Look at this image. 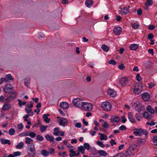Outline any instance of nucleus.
I'll return each instance as SVG.
<instances>
[{
  "label": "nucleus",
  "instance_id": "1",
  "mask_svg": "<svg viewBox=\"0 0 157 157\" xmlns=\"http://www.w3.org/2000/svg\"><path fill=\"white\" fill-rule=\"evenodd\" d=\"M136 146L135 145H132L129 147L125 152V156L129 157L131 155H133L136 152Z\"/></svg>",
  "mask_w": 157,
  "mask_h": 157
},
{
  "label": "nucleus",
  "instance_id": "2",
  "mask_svg": "<svg viewBox=\"0 0 157 157\" xmlns=\"http://www.w3.org/2000/svg\"><path fill=\"white\" fill-rule=\"evenodd\" d=\"M143 86L142 85L136 83L134 85L133 93L135 95H139L142 92Z\"/></svg>",
  "mask_w": 157,
  "mask_h": 157
},
{
  "label": "nucleus",
  "instance_id": "3",
  "mask_svg": "<svg viewBox=\"0 0 157 157\" xmlns=\"http://www.w3.org/2000/svg\"><path fill=\"white\" fill-rule=\"evenodd\" d=\"M84 102L82 99L77 98L74 99L73 101V105L76 107H81L82 106Z\"/></svg>",
  "mask_w": 157,
  "mask_h": 157
},
{
  "label": "nucleus",
  "instance_id": "4",
  "mask_svg": "<svg viewBox=\"0 0 157 157\" xmlns=\"http://www.w3.org/2000/svg\"><path fill=\"white\" fill-rule=\"evenodd\" d=\"M101 107L104 110L109 111L111 109L112 105L109 102L105 101L101 103Z\"/></svg>",
  "mask_w": 157,
  "mask_h": 157
},
{
  "label": "nucleus",
  "instance_id": "5",
  "mask_svg": "<svg viewBox=\"0 0 157 157\" xmlns=\"http://www.w3.org/2000/svg\"><path fill=\"white\" fill-rule=\"evenodd\" d=\"M13 90L12 85L10 84H7L4 86V91L6 93L9 94L11 93Z\"/></svg>",
  "mask_w": 157,
  "mask_h": 157
},
{
  "label": "nucleus",
  "instance_id": "6",
  "mask_svg": "<svg viewBox=\"0 0 157 157\" xmlns=\"http://www.w3.org/2000/svg\"><path fill=\"white\" fill-rule=\"evenodd\" d=\"M84 109L86 111H90L93 108V106L92 104L88 102H84L82 106Z\"/></svg>",
  "mask_w": 157,
  "mask_h": 157
},
{
  "label": "nucleus",
  "instance_id": "7",
  "mask_svg": "<svg viewBox=\"0 0 157 157\" xmlns=\"http://www.w3.org/2000/svg\"><path fill=\"white\" fill-rule=\"evenodd\" d=\"M12 108V105L8 103H5L2 108V110L4 111H9Z\"/></svg>",
  "mask_w": 157,
  "mask_h": 157
},
{
  "label": "nucleus",
  "instance_id": "8",
  "mask_svg": "<svg viewBox=\"0 0 157 157\" xmlns=\"http://www.w3.org/2000/svg\"><path fill=\"white\" fill-rule=\"evenodd\" d=\"M57 121L60 125L63 126V127H65V125L68 124V123L66 118L63 117H60Z\"/></svg>",
  "mask_w": 157,
  "mask_h": 157
},
{
  "label": "nucleus",
  "instance_id": "9",
  "mask_svg": "<svg viewBox=\"0 0 157 157\" xmlns=\"http://www.w3.org/2000/svg\"><path fill=\"white\" fill-rule=\"evenodd\" d=\"M17 95V93L16 92H14L11 94L10 95L7 97L6 99V100L7 101H11L13 99L15 98Z\"/></svg>",
  "mask_w": 157,
  "mask_h": 157
},
{
  "label": "nucleus",
  "instance_id": "10",
  "mask_svg": "<svg viewBox=\"0 0 157 157\" xmlns=\"http://www.w3.org/2000/svg\"><path fill=\"white\" fill-rule=\"evenodd\" d=\"M28 152H31L34 154L36 153L35 145L33 143H31V145L29 146Z\"/></svg>",
  "mask_w": 157,
  "mask_h": 157
},
{
  "label": "nucleus",
  "instance_id": "11",
  "mask_svg": "<svg viewBox=\"0 0 157 157\" xmlns=\"http://www.w3.org/2000/svg\"><path fill=\"white\" fill-rule=\"evenodd\" d=\"M119 82L122 86H124L127 83L128 80L126 77L120 79Z\"/></svg>",
  "mask_w": 157,
  "mask_h": 157
},
{
  "label": "nucleus",
  "instance_id": "12",
  "mask_svg": "<svg viewBox=\"0 0 157 157\" xmlns=\"http://www.w3.org/2000/svg\"><path fill=\"white\" fill-rule=\"evenodd\" d=\"M142 98L144 101H147L150 99V95L147 92L144 93L142 94Z\"/></svg>",
  "mask_w": 157,
  "mask_h": 157
},
{
  "label": "nucleus",
  "instance_id": "13",
  "mask_svg": "<svg viewBox=\"0 0 157 157\" xmlns=\"http://www.w3.org/2000/svg\"><path fill=\"white\" fill-rule=\"evenodd\" d=\"M113 31L116 35H119L121 32L122 29L120 27H117L115 28Z\"/></svg>",
  "mask_w": 157,
  "mask_h": 157
},
{
  "label": "nucleus",
  "instance_id": "14",
  "mask_svg": "<svg viewBox=\"0 0 157 157\" xmlns=\"http://www.w3.org/2000/svg\"><path fill=\"white\" fill-rule=\"evenodd\" d=\"M129 12V9L126 8H123L119 11V13L121 15H125Z\"/></svg>",
  "mask_w": 157,
  "mask_h": 157
},
{
  "label": "nucleus",
  "instance_id": "15",
  "mask_svg": "<svg viewBox=\"0 0 157 157\" xmlns=\"http://www.w3.org/2000/svg\"><path fill=\"white\" fill-rule=\"evenodd\" d=\"M128 119L129 121L132 123L135 122V120L133 117V116L132 113L129 112L128 113Z\"/></svg>",
  "mask_w": 157,
  "mask_h": 157
},
{
  "label": "nucleus",
  "instance_id": "16",
  "mask_svg": "<svg viewBox=\"0 0 157 157\" xmlns=\"http://www.w3.org/2000/svg\"><path fill=\"white\" fill-rule=\"evenodd\" d=\"M144 66L147 68H150L152 67L153 64L151 62H144Z\"/></svg>",
  "mask_w": 157,
  "mask_h": 157
},
{
  "label": "nucleus",
  "instance_id": "17",
  "mask_svg": "<svg viewBox=\"0 0 157 157\" xmlns=\"http://www.w3.org/2000/svg\"><path fill=\"white\" fill-rule=\"evenodd\" d=\"M49 116L50 114L47 113L43 115V118L44 119V121L47 123H48L51 121V119L48 117Z\"/></svg>",
  "mask_w": 157,
  "mask_h": 157
},
{
  "label": "nucleus",
  "instance_id": "18",
  "mask_svg": "<svg viewBox=\"0 0 157 157\" xmlns=\"http://www.w3.org/2000/svg\"><path fill=\"white\" fill-rule=\"evenodd\" d=\"M108 93L110 96L112 97H114L116 94V92L114 90L110 89L108 90Z\"/></svg>",
  "mask_w": 157,
  "mask_h": 157
},
{
  "label": "nucleus",
  "instance_id": "19",
  "mask_svg": "<svg viewBox=\"0 0 157 157\" xmlns=\"http://www.w3.org/2000/svg\"><path fill=\"white\" fill-rule=\"evenodd\" d=\"M60 107L63 109H66L69 106V104L67 102H61L60 104Z\"/></svg>",
  "mask_w": 157,
  "mask_h": 157
},
{
  "label": "nucleus",
  "instance_id": "20",
  "mask_svg": "<svg viewBox=\"0 0 157 157\" xmlns=\"http://www.w3.org/2000/svg\"><path fill=\"white\" fill-rule=\"evenodd\" d=\"M13 80V78L10 74L7 75L5 78H4V81L6 82H8L10 80Z\"/></svg>",
  "mask_w": 157,
  "mask_h": 157
},
{
  "label": "nucleus",
  "instance_id": "21",
  "mask_svg": "<svg viewBox=\"0 0 157 157\" xmlns=\"http://www.w3.org/2000/svg\"><path fill=\"white\" fill-rule=\"evenodd\" d=\"M143 116L145 118L147 119H151L152 117V115L149 114L147 111L144 112Z\"/></svg>",
  "mask_w": 157,
  "mask_h": 157
},
{
  "label": "nucleus",
  "instance_id": "22",
  "mask_svg": "<svg viewBox=\"0 0 157 157\" xmlns=\"http://www.w3.org/2000/svg\"><path fill=\"white\" fill-rule=\"evenodd\" d=\"M120 120V118L117 116L112 117L111 119V122L112 123H117Z\"/></svg>",
  "mask_w": 157,
  "mask_h": 157
},
{
  "label": "nucleus",
  "instance_id": "23",
  "mask_svg": "<svg viewBox=\"0 0 157 157\" xmlns=\"http://www.w3.org/2000/svg\"><path fill=\"white\" fill-rule=\"evenodd\" d=\"M0 141L1 143L3 144H8V145H10L11 144L10 140H5L3 138H1L0 139Z\"/></svg>",
  "mask_w": 157,
  "mask_h": 157
},
{
  "label": "nucleus",
  "instance_id": "24",
  "mask_svg": "<svg viewBox=\"0 0 157 157\" xmlns=\"http://www.w3.org/2000/svg\"><path fill=\"white\" fill-rule=\"evenodd\" d=\"M85 4L87 7L90 8L93 4V2L92 0H86Z\"/></svg>",
  "mask_w": 157,
  "mask_h": 157
},
{
  "label": "nucleus",
  "instance_id": "25",
  "mask_svg": "<svg viewBox=\"0 0 157 157\" xmlns=\"http://www.w3.org/2000/svg\"><path fill=\"white\" fill-rule=\"evenodd\" d=\"M25 110L26 113H28L30 116H32L33 115L34 113L32 111V109L30 108L25 107Z\"/></svg>",
  "mask_w": 157,
  "mask_h": 157
},
{
  "label": "nucleus",
  "instance_id": "26",
  "mask_svg": "<svg viewBox=\"0 0 157 157\" xmlns=\"http://www.w3.org/2000/svg\"><path fill=\"white\" fill-rule=\"evenodd\" d=\"M133 132L134 134L137 136H140L142 135V132H141V128L135 130Z\"/></svg>",
  "mask_w": 157,
  "mask_h": 157
},
{
  "label": "nucleus",
  "instance_id": "27",
  "mask_svg": "<svg viewBox=\"0 0 157 157\" xmlns=\"http://www.w3.org/2000/svg\"><path fill=\"white\" fill-rule=\"evenodd\" d=\"M146 109L151 114L154 113L155 112V110H154L150 105H148L147 106L146 108Z\"/></svg>",
  "mask_w": 157,
  "mask_h": 157
},
{
  "label": "nucleus",
  "instance_id": "28",
  "mask_svg": "<svg viewBox=\"0 0 157 157\" xmlns=\"http://www.w3.org/2000/svg\"><path fill=\"white\" fill-rule=\"evenodd\" d=\"M21 152L19 151L15 152L13 153V155L10 154L8 155V157H15L20 156L21 155Z\"/></svg>",
  "mask_w": 157,
  "mask_h": 157
},
{
  "label": "nucleus",
  "instance_id": "29",
  "mask_svg": "<svg viewBox=\"0 0 157 157\" xmlns=\"http://www.w3.org/2000/svg\"><path fill=\"white\" fill-rule=\"evenodd\" d=\"M138 47V45L134 44H131L129 47L130 48L133 50H136Z\"/></svg>",
  "mask_w": 157,
  "mask_h": 157
},
{
  "label": "nucleus",
  "instance_id": "30",
  "mask_svg": "<svg viewBox=\"0 0 157 157\" xmlns=\"http://www.w3.org/2000/svg\"><path fill=\"white\" fill-rule=\"evenodd\" d=\"M46 139L50 142H52L54 141V137L53 136H50L49 135H46L45 136Z\"/></svg>",
  "mask_w": 157,
  "mask_h": 157
},
{
  "label": "nucleus",
  "instance_id": "31",
  "mask_svg": "<svg viewBox=\"0 0 157 157\" xmlns=\"http://www.w3.org/2000/svg\"><path fill=\"white\" fill-rule=\"evenodd\" d=\"M101 48L105 52H108L109 50V48L108 46L105 44H103L101 47Z\"/></svg>",
  "mask_w": 157,
  "mask_h": 157
},
{
  "label": "nucleus",
  "instance_id": "32",
  "mask_svg": "<svg viewBox=\"0 0 157 157\" xmlns=\"http://www.w3.org/2000/svg\"><path fill=\"white\" fill-rule=\"evenodd\" d=\"M25 139L26 140L25 143L29 144H31L32 143H31L33 141V140L29 137H26Z\"/></svg>",
  "mask_w": 157,
  "mask_h": 157
},
{
  "label": "nucleus",
  "instance_id": "33",
  "mask_svg": "<svg viewBox=\"0 0 157 157\" xmlns=\"http://www.w3.org/2000/svg\"><path fill=\"white\" fill-rule=\"evenodd\" d=\"M98 153L101 155L103 156H106L107 155V153L103 150H100L98 151Z\"/></svg>",
  "mask_w": 157,
  "mask_h": 157
},
{
  "label": "nucleus",
  "instance_id": "34",
  "mask_svg": "<svg viewBox=\"0 0 157 157\" xmlns=\"http://www.w3.org/2000/svg\"><path fill=\"white\" fill-rule=\"evenodd\" d=\"M78 150L80 151L82 154H84L85 153L84 151L85 148L83 146H80L78 147Z\"/></svg>",
  "mask_w": 157,
  "mask_h": 157
},
{
  "label": "nucleus",
  "instance_id": "35",
  "mask_svg": "<svg viewBox=\"0 0 157 157\" xmlns=\"http://www.w3.org/2000/svg\"><path fill=\"white\" fill-rule=\"evenodd\" d=\"M48 127L46 125H42L40 127V131L41 132H45L47 128Z\"/></svg>",
  "mask_w": 157,
  "mask_h": 157
},
{
  "label": "nucleus",
  "instance_id": "36",
  "mask_svg": "<svg viewBox=\"0 0 157 157\" xmlns=\"http://www.w3.org/2000/svg\"><path fill=\"white\" fill-rule=\"evenodd\" d=\"M59 129L58 127L55 128L54 129V132L53 133V135L58 136V133L59 131Z\"/></svg>",
  "mask_w": 157,
  "mask_h": 157
},
{
  "label": "nucleus",
  "instance_id": "37",
  "mask_svg": "<svg viewBox=\"0 0 157 157\" xmlns=\"http://www.w3.org/2000/svg\"><path fill=\"white\" fill-rule=\"evenodd\" d=\"M41 154L44 156H46L49 155V152L46 150H43L41 151Z\"/></svg>",
  "mask_w": 157,
  "mask_h": 157
},
{
  "label": "nucleus",
  "instance_id": "38",
  "mask_svg": "<svg viewBox=\"0 0 157 157\" xmlns=\"http://www.w3.org/2000/svg\"><path fill=\"white\" fill-rule=\"evenodd\" d=\"M153 3L152 0H147L145 3V5L147 6H151Z\"/></svg>",
  "mask_w": 157,
  "mask_h": 157
},
{
  "label": "nucleus",
  "instance_id": "39",
  "mask_svg": "<svg viewBox=\"0 0 157 157\" xmlns=\"http://www.w3.org/2000/svg\"><path fill=\"white\" fill-rule=\"evenodd\" d=\"M24 145V143L22 142H21L16 145V147L18 149H21L23 147Z\"/></svg>",
  "mask_w": 157,
  "mask_h": 157
},
{
  "label": "nucleus",
  "instance_id": "40",
  "mask_svg": "<svg viewBox=\"0 0 157 157\" xmlns=\"http://www.w3.org/2000/svg\"><path fill=\"white\" fill-rule=\"evenodd\" d=\"M99 134L100 135L101 140H107V137L106 135L103 134L99 133Z\"/></svg>",
  "mask_w": 157,
  "mask_h": 157
},
{
  "label": "nucleus",
  "instance_id": "41",
  "mask_svg": "<svg viewBox=\"0 0 157 157\" xmlns=\"http://www.w3.org/2000/svg\"><path fill=\"white\" fill-rule=\"evenodd\" d=\"M36 139L38 141H42L43 140L44 138L42 136L38 135L36 136Z\"/></svg>",
  "mask_w": 157,
  "mask_h": 157
},
{
  "label": "nucleus",
  "instance_id": "42",
  "mask_svg": "<svg viewBox=\"0 0 157 157\" xmlns=\"http://www.w3.org/2000/svg\"><path fill=\"white\" fill-rule=\"evenodd\" d=\"M152 140L154 145L157 146V136H153Z\"/></svg>",
  "mask_w": 157,
  "mask_h": 157
},
{
  "label": "nucleus",
  "instance_id": "43",
  "mask_svg": "<svg viewBox=\"0 0 157 157\" xmlns=\"http://www.w3.org/2000/svg\"><path fill=\"white\" fill-rule=\"evenodd\" d=\"M102 126L104 128H109V126L106 121H104L102 124Z\"/></svg>",
  "mask_w": 157,
  "mask_h": 157
},
{
  "label": "nucleus",
  "instance_id": "44",
  "mask_svg": "<svg viewBox=\"0 0 157 157\" xmlns=\"http://www.w3.org/2000/svg\"><path fill=\"white\" fill-rule=\"evenodd\" d=\"M17 101H18L19 105L20 107H21L22 105H25L26 104V102H22L20 99H18Z\"/></svg>",
  "mask_w": 157,
  "mask_h": 157
},
{
  "label": "nucleus",
  "instance_id": "45",
  "mask_svg": "<svg viewBox=\"0 0 157 157\" xmlns=\"http://www.w3.org/2000/svg\"><path fill=\"white\" fill-rule=\"evenodd\" d=\"M15 132L14 129L13 128H10L9 131V133L10 135H13Z\"/></svg>",
  "mask_w": 157,
  "mask_h": 157
},
{
  "label": "nucleus",
  "instance_id": "46",
  "mask_svg": "<svg viewBox=\"0 0 157 157\" xmlns=\"http://www.w3.org/2000/svg\"><path fill=\"white\" fill-rule=\"evenodd\" d=\"M146 141L144 139H141L138 142V143L140 144H144L146 143Z\"/></svg>",
  "mask_w": 157,
  "mask_h": 157
},
{
  "label": "nucleus",
  "instance_id": "47",
  "mask_svg": "<svg viewBox=\"0 0 157 157\" xmlns=\"http://www.w3.org/2000/svg\"><path fill=\"white\" fill-rule=\"evenodd\" d=\"M140 26L139 24L136 23H134L132 24V27L133 28L135 29H138Z\"/></svg>",
  "mask_w": 157,
  "mask_h": 157
},
{
  "label": "nucleus",
  "instance_id": "48",
  "mask_svg": "<svg viewBox=\"0 0 157 157\" xmlns=\"http://www.w3.org/2000/svg\"><path fill=\"white\" fill-rule=\"evenodd\" d=\"M36 135V134L33 132L30 131L29 136L32 138L35 137Z\"/></svg>",
  "mask_w": 157,
  "mask_h": 157
},
{
  "label": "nucleus",
  "instance_id": "49",
  "mask_svg": "<svg viewBox=\"0 0 157 157\" xmlns=\"http://www.w3.org/2000/svg\"><path fill=\"white\" fill-rule=\"evenodd\" d=\"M97 144L100 147H105L104 145L103 144L102 142L100 141H97Z\"/></svg>",
  "mask_w": 157,
  "mask_h": 157
},
{
  "label": "nucleus",
  "instance_id": "50",
  "mask_svg": "<svg viewBox=\"0 0 157 157\" xmlns=\"http://www.w3.org/2000/svg\"><path fill=\"white\" fill-rule=\"evenodd\" d=\"M28 157H35L36 155V153H33L31 152H28Z\"/></svg>",
  "mask_w": 157,
  "mask_h": 157
},
{
  "label": "nucleus",
  "instance_id": "51",
  "mask_svg": "<svg viewBox=\"0 0 157 157\" xmlns=\"http://www.w3.org/2000/svg\"><path fill=\"white\" fill-rule=\"evenodd\" d=\"M140 104V103L138 101H136L134 103L133 106H134L135 109L136 110H138V109L137 107V106Z\"/></svg>",
  "mask_w": 157,
  "mask_h": 157
},
{
  "label": "nucleus",
  "instance_id": "52",
  "mask_svg": "<svg viewBox=\"0 0 157 157\" xmlns=\"http://www.w3.org/2000/svg\"><path fill=\"white\" fill-rule=\"evenodd\" d=\"M141 132H142V134H144L146 136H147L148 134L147 131L145 129H141Z\"/></svg>",
  "mask_w": 157,
  "mask_h": 157
},
{
  "label": "nucleus",
  "instance_id": "53",
  "mask_svg": "<svg viewBox=\"0 0 157 157\" xmlns=\"http://www.w3.org/2000/svg\"><path fill=\"white\" fill-rule=\"evenodd\" d=\"M85 148L87 150H89L90 149V146L89 144L87 143H85L84 144Z\"/></svg>",
  "mask_w": 157,
  "mask_h": 157
},
{
  "label": "nucleus",
  "instance_id": "54",
  "mask_svg": "<svg viewBox=\"0 0 157 157\" xmlns=\"http://www.w3.org/2000/svg\"><path fill=\"white\" fill-rule=\"evenodd\" d=\"M109 63L110 64H111L113 65H115L116 64L117 62L115 61L114 59H112L109 60Z\"/></svg>",
  "mask_w": 157,
  "mask_h": 157
},
{
  "label": "nucleus",
  "instance_id": "55",
  "mask_svg": "<svg viewBox=\"0 0 157 157\" xmlns=\"http://www.w3.org/2000/svg\"><path fill=\"white\" fill-rule=\"evenodd\" d=\"M136 78L137 80L139 82L140 81L142 80V78L140 75V74L139 73L137 74L136 75Z\"/></svg>",
  "mask_w": 157,
  "mask_h": 157
},
{
  "label": "nucleus",
  "instance_id": "56",
  "mask_svg": "<svg viewBox=\"0 0 157 157\" xmlns=\"http://www.w3.org/2000/svg\"><path fill=\"white\" fill-rule=\"evenodd\" d=\"M146 124L147 125L150 126H153L156 123L153 121H151L150 122H147Z\"/></svg>",
  "mask_w": 157,
  "mask_h": 157
},
{
  "label": "nucleus",
  "instance_id": "57",
  "mask_svg": "<svg viewBox=\"0 0 157 157\" xmlns=\"http://www.w3.org/2000/svg\"><path fill=\"white\" fill-rule=\"evenodd\" d=\"M119 129L120 130L123 131V130H126L127 128L124 125H122L119 127Z\"/></svg>",
  "mask_w": 157,
  "mask_h": 157
},
{
  "label": "nucleus",
  "instance_id": "58",
  "mask_svg": "<svg viewBox=\"0 0 157 157\" xmlns=\"http://www.w3.org/2000/svg\"><path fill=\"white\" fill-rule=\"evenodd\" d=\"M18 128L19 129H22L23 128V126L22 123L18 124L17 125Z\"/></svg>",
  "mask_w": 157,
  "mask_h": 157
},
{
  "label": "nucleus",
  "instance_id": "59",
  "mask_svg": "<svg viewBox=\"0 0 157 157\" xmlns=\"http://www.w3.org/2000/svg\"><path fill=\"white\" fill-rule=\"evenodd\" d=\"M30 105H27V107L31 109L33 107V102L31 101L30 102Z\"/></svg>",
  "mask_w": 157,
  "mask_h": 157
},
{
  "label": "nucleus",
  "instance_id": "60",
  "mask_svg": "<svg viewBox=\"0 0 157 157\" xmlns=\"http://www.w3.org/2000/svg\"><path fill=\"white\" fill-rule=\"evenodd\" d=\"M75 126L77 128H80L81 127V124L80 123H76L75 124Z\"/></svg>",
  "mask_w": 157,
  "mask_h": 157
},
{
  "label": "nucleus",
  "instance_id": "61",
  "mask_svg": "<svg viewBox=\"0 0 157 157\" xmlns=\"http://www.w3.org/2000/svg\"><path fill=\"white\" fill-rule=\"evenodd\" d=\"M109 143L111 144V145L112 146H113V144H117V143L113 139L111 140V141H110Z\"/></svg>",
  "mask_w": 157,
  "mask_h": 157
},
{
  "label": "nucleus",
  "instance_id": "62",
  "mask_svg": "<svg viewBox=\"0 0 157 157\" xmlns=\"http://www.w3.org/2000/svg\"><path fill=\"white\" fill-rule=\"evenodd\" d=\"M155 84L153 82H151L148 84L149 87L151 89L155 86Z\"/></svg>",
  "mask_w": 157,
  "mask_h": 157
},
{
  "label": "nucleus",
  "instance_id": "63",
  "mask_svg": "<svg viewBox=\"0 0 157 157\" xmlns=\"http://www.w3.org/2000/svg\"><path fill=\"white\" fill-rule=\"evenodd\" d=\"M155 28V26L154 25H151L149 26L148 29L151 30H153Z\"/></svg>",
  "mask_w": 157,
  "mask_h": 157
},
{
  "label": "nucleus",
  "instance_id": "64",
  "mask_svg": "<svg viewBox=\"0 0 157 157\" xmlns=\"http://www.w3.org/2000/svg\"><path fill=\"white\" fill-rule=\"evenodd\" d=\"M148 52L150 54H151L152 56H153L154 55V53L153 49H149L148 50Z\"/></svg>",
  "mask_w": 157,
  "mask_h": 157
}]
</instances>
